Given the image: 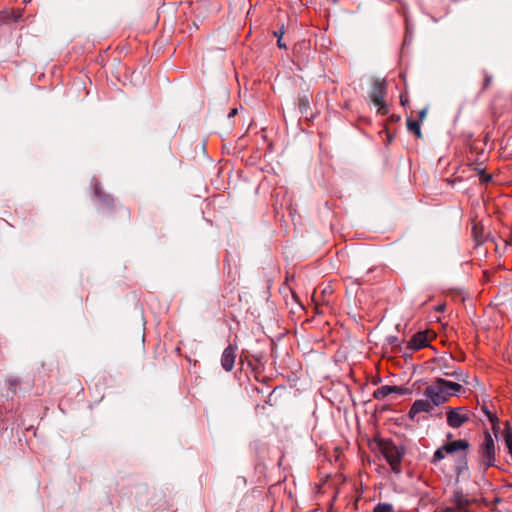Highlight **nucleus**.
Returning a JSON list of instances; mask_svg holds the SVG:
<instances>
[{"mask_svg":"<svg viewBox=\"0 0 512 512\" xmlns=\"http://www.w3.org/2000/svg\"><path fill=\"white\" fill-rule=\"evenodd\" d=\"M462 390V386L456 382H450L443 378H437L431 385L424 390V395L433 406H439L448 401L449 397L457 396Z\"/></svg>","mask_w":512,"mask_h":512,"instance_id":"nucleus-1","label":"nucleus"},{"mask_svg":"<svg viewBox=\"0 0 512 512\" xmlns=\"http://www.w3.org/2000/svg\"><path fill=\"white\" fill-rule=\"evenodd\" d=\"M499 447L492 437V435L486 431L482 443L479 445V463L484 470L489 467L496 466V455Z\"/></svg>","mask_w":512,"mask_h":512,"instance_id":"nucleus-2","label":"nucleus"},{"mask_svg":"<svg viewBox=\"0 0 512 512\" xmlns=\"http://www.w3.org/2000/svg\"><path fill=\"white\" fill-rule=\"evenodd\" d=\"M379 448L394 473L401 472V463L405 454L402 446L396 445L392 440H381Z\"/></svg>","mask_w":512,"mask_h":512,"instance_id":"nucleus-3","label":"nucleus"},{"mask_svg":"<svg viewBox=\"0 0 512 512\" xmlns=\"http://www.w3.org/2000/svg\"><path fill=\"white\" fill-rule=\"evenodd\" d=\"M470 447V443L466 439H458L445 443L439 447L433 454L432 463L436 464L443 460L446 454H453L458 451H466Z\"/></svg>","mask_w":512,"mask_h":512,"instance_id":"nucleus-4","label":"nucleus"},{"mask_svg":"<svg viewBox=\"0 0 512 512\" xmlns=\"http://www.w3.org/2000/svg\"><path fill=\"white\" fill-rule=\"evenodd\" d=\"M386 83L384 80L376 79L370 91V99L373 104L378 108L380 114H386L388 112L384 98L386 96Z\"/></svg>","mask_w":512,"mask_h":512,"instance_id":"nucleus-5","label":"nucleus"},{"mask_svg":"<svg viewBox=\"0 0 512 512\" xmlns=\"http://www.w3.org/2000/svg\"><path fill=\"white\" fill-rule=\"evenodd\" d=\"M447 424L452 428H459L471 418L466 407L448 408L446 411Z\"/></svg>","mask_w":512,"mask_h":512,"instance_id":"nucleus-6","label":"nucleus"},{"mask_svg":"<svg viewBox=\"0 0 512 512\" xmlns=\"http://www.w3.org/2000/svg\"><path fill=\"white\" fill-rule=\"evenodd\" d=\"M450 502L456 506L459 512H471V505L474 500L470 499L460 489H456L450 498Z\"/></svg>","mask_w":512,"mask_h":512,"instance_id":"nucleus-7","label":"nucleus"},{"mask_svg":"<svg viewBox=\"0 0 512 512\" xmlns=\"http://www.w3.org/2000/svg\"><path fill=\"white\" fill-rule=\"evenodd\" d=\"M236 350L237 347L235 345H228L221 356V366L222 368L230 372L234 368L235 358H236Z\"/></svg>","mask_w":512,"mask_h":512,"instance_id":"nucleus-8","label":"nucleus"},{"mask_svg":"<svg viewBox=\"0 0 512 512\" xmlns=\"http://www.w3.org/2000/svg\"><path fill=\"white\" fill-rule=\"evenodd\" d=\"M433 407H434L433 404L431 403V401L428 398L427 399H418L412 404V406L409 410V417L411 419H414L415 416L421 412L429 413V412H431Z\"/></svg>","mask_w":512,"mask_h":512,"instance_id":"nucleus-9","label":"nucleus"},{"mask_svg":"<svg viewBox=\"0 0 512 512\" xmlns=\"http://www.w3.org/2000/svg\"><path fill=\"white\" fill-rule=\"evenodd\" d=\"M428 346V337L426 332L420 331L414 334L408 342V348L412 351L420 350Z\"/></svg>","mask_w":512,"mask_h":512,"instance_id":"nucleus-10","label":"nucleus"},{"mask_svg":"<svg viewBox=\"0 0 512 512\" xmlns=\"http://www.w3.org/2000/svg\"><path fill=\"white\" fill-rule=\"evenodd\" d=\"M393 390L394 388H391V385H383L373 392V397L376 400H383L391 395Z\"/></svg>","mask_w":512,"mask_h":512,"instance_id":"nucleus-11","label":"nucleus"},{"mask_svg":"<svg viewBox=\"0 0 512 512\" xmlns=\"http://www.w3.org/2000/svg\"><path fill=\"white\" fill-rule=\"evenodd\" d=\"M455 472L457 477H460L463 473L468 472V463L466 456H463L461 459H458L455 464Z\"/></svg>","mask_w":512,"mask_h":512,"instance_id":"nucleus-12","label":"nucleus"},{"mask_svg":"<svg viewBox=\"0 0 512 512\" xmlns=\"http://www.w3.org/2000/svg\"><path fill=\"white\" fill-rule=\"evenodd\" d=\"M503 439L507 452L512 459V430L509 427L504 430Z\"/></svg>","mask_w":512,"mask_h":512,"instance_id":"nucleus-13","label":"nucleus"},{"mask_svg":"<svg viewBox=\"0 0 512 512\" xmlns=\"http://www.w3.org/2000/svg\"><path fill=\"white\" fill-rule=\"evenodd\" d=\"M407 127L409 131L413 132L418 138L421 137L420 121L408 119Z\"/></svg>","mask_w":512,"mask_h":512,"instance_id":"nucleus-14","label":"nucleus"},{"mask_svg":"<svg viewBox=\"0 0 512 512\" xmlns=\"http://www.w3.org/2000/svg\"><path fill=\"white\" fill-rule=\"evenodd\" d=\"M394 508L392 504L389 503H378L374 509L373 512H393Z\"/></svg>","mask_w":512,"mask_h":512,"instance_id":"nucleus-15","label":"nucleus"},{"mask_svg":"<svg viewBox=\"0 0 512 512\" xmlns=\"http://www.w3.org/2000/svg\"><path fill=\"white\" fill-rule=\"evenodd\" d=\"M309 107V100L306 98V96L299 98V109L301 113H304L307 108Z\"/></svg>","mask_w":512,"mask_h":512,"instance_id":"nucleus-16","label":"nucleus"},{"mask_svg":"<svg viewBox=\"0 0 512 512\" xmlns=\"http://www.w3.org/2000/svg\"><path fill=\"white\" fill-rule=\"evenodd\" d=\"M391 388H394L392 394L405 395L409 392L408 388L402 386H391Z\"/></svg>","mask_w":512,"mask_h":512,"instance_id":"nucleus-17","label":"nucleus"},{"mask_svg":"<svg viewBox=\"0 0 512 512\" xmlns=\"http://www.w3.org/2000/svg\"><path fill=\"white\" fill-rule=\"evenodd\" d=\"M482 410L483 412L485 413V415L487 416V418L489 419V421L494 425L495 422L497 421V416L496 414L490 412L487 407H482Z\"/></svg>","mask_w":512,"mask_h":512,"instance_id":"nucleus-18","label":"nucleus"},{"mask_svg":"<svg viewBox=\"0 0 512 512\" xmlns=\"http://www.w3.org/2000/svg\"><path fill=\"white\" fill-rule=\"evenodd\" d=\"M491 82H492V76L489 75L487 72H484V83H483L482 90L487 89L490 86Z\"/></svg>","mask_w":512,"mask_h":512,"instance_id":"nucleus-19","label":"nucleus"},{"mask_svg":"<svg viewBox=\"0 0 512 512\" xmlns=\"http://www.w3.org/2000/svg\"><path fill=\"white\" fill-rule=\"evenodd\" d=\"M480 178L483 182H489L492 179V176L490 174H486L484 172L481 173Z\"/></svg>","mask_w":512,"mask_h":512,"instance_id":"nucleus-20","label":"nucleus"},{"mask_svg":"<svg viewBox=\"0 0 512 512\" xmlns=\"http://www.w3.org/2000/svg\"><path fill=\"white\" fill-rule=\"evenodd\" d=\"M444 512H459V510L456 508L454 504L451 506H448L444 509Z\"/></svg>","mask_w":512,"mask_h":512,"instance_id":"nucleus-21","label":"nucleus"},{"mask_svg":"<svg viewBox=\"0 0 512 512\" xmlns=\"http://www.w3.org/2000/svg\"><path fill=\"white\" fill-rule=\"evenodd\" d=\"M426 115H427V109L426 108H424V109L419 111V118H420L421 121L425 119Z\"/></svg>","mask_w":512,"mask_h":512,"instance_id":"nucleus-22","label":"nucleus"},{"mask_svg":"<svg viewBox=\"0 0 512 512\" xmlns=\"http://www.w3.org/2000/svg\"><path fill=\"white\" fill-rule=\"evenodd\" d=\"M277 44L279 48H286V44L283 43L281 36L279 37Z\"/></svg>","mask_w":512,"mask_h":512,"instance_id":"nucleus-23","label":"nucleus"},{"mask_svg":"<svg viewBox=\"0 0 512 512\" xmlns=\"http://www.w3.org/2000/svg\"><path fill=\"white\" fill-rule=\"evenodd\" d=\"M237 114V109H232L229 114H228V117L231 118V117H234L235 115Z\"/></svg>","mask_w":512,"mask_h":512,"instance_id":"nucleus-24","label":"nucleus"},{"mask_svg":"<svg viewBox=\"0 0 512 512\" xmlns=\"http://www.w3.org/2000/svg\"><path fill=\"white\" fill-rule=\"evenodd\" d=\"M274 35H275V37H277V38L279 39V37H280V36H281V37L283 36V31H282V30H280V31H275V32H274Z\"/></svg>","mask_w":512,"mask_h":512,"instance_id":"nucleus-25","label":"nucleus"},{"mask_svg":"<svg viewBox=\"0 0 512 512\" xmlns=\"http://www.w3.org/2000/svg\"><path fill=\"white\" fill-rule=\"evenodd\" d=\"M95 194H96V196H97L98 198H102V197H103V195H102L101 191H100L98 188H96V189H95Z\"/></svg>","mask_w":512,"mask_h":512,"instance_id":"nucleus-26","label":"nucleus"},{"mask_svg":"<svg viewBox=\"0 0 512 512\" xmlns=\"http://www.w3.org/2000/svg\"><path fill=\"white\" fill-rule=\"evenodd\" d=\"M401 102H402V104L404 105V104H405V102H406V99H403V97H401Z\"/></svg>","mask_w":512,"mask_h":512,"instance_id":"nucleus-27","label":"nucleus"},{"mask_svg":"<svg viewBox=\"0 0 512 512\" xmlns=\"http://www.w3.org/2000/svg\"><path fill=\"white\" fill-rule=\"evenodd\" d=\"M401 102H402V104L404 105V104H405V102H406V99H403V97H401Z\"/></svg>","mask_w":512,"mask_h":512,"instance_id":"nucleus-28","label":"nucleus"},{"mask_svg":"<svg viewBox=\"0 0 512 512\" xmlns=\"http://www.w3.org/2000/svg\"><path fill=\"white\" fill-rule=\"evenodd\" d=\"M452 375H453V376H456V377L458 378V374H457V372H454Z\"/></svg>","mask_w":512,"mask_h":512,"instance_id":"nucleus-29","label":"nucleus"},{"mask_svg":"<svg viewBox=\"0 0 512 512\" xmlns=\"http://www.w3.org/2000/svg\"><path fill=\"white\" fill-rule=\"evenodd\" d=\"M451 437H452V434L448 433L447 438H451Z\"/></svg>","mask_w":512,"mask_h":512,"instance_id":"nucleus-30","label":"nucleus"}]
</instances>
